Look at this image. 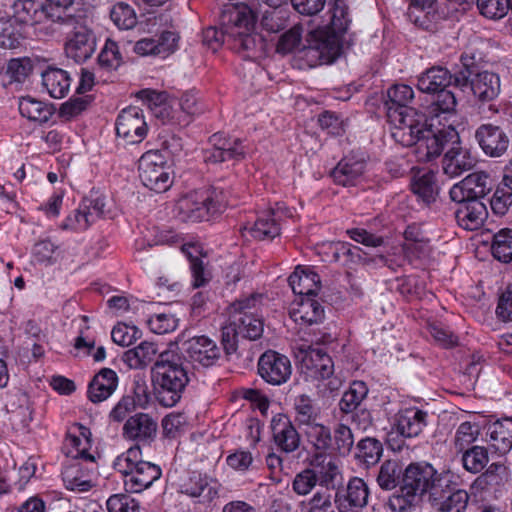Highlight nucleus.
I'll return each instance as SVG.
<instances>
[{
  "label": "nucleus",
  "mask_w": 512,
  "mask_h": 512,
  "mask_svg": "<svg viewBox=\"0 0 512 512\" xmlns=\"http://www.w3.org/2000/svg\"><path fill=\"white\" fill-rule=\"evenodd\" d=\"M442 148L437 156L427 160L426 162L432 161L433 159L440 156L446 146L451 145L447 150L443 158V171L445 174L455 177L461 173L470 170L474 166V158L471 156L467 149L461 147L459 142V136L456 132V138L453 140L441 141Z\"/></svg>",
  "instance_id": "a211bd4d"
},
{
  "label": "nucleus",
  "mask_w": 512,
  "mask_h": 512,
  "mask_svg": "<svg viewBox=\"0 0 512 512\" xmlns=\"http://www.w3.org/2000/svg\"><path fill=\"white\" fill-rule=\"evenodd\" d=\"M274 442L284 452L290 453L299 447L300 437L289 417L276 414L271 420Z\"/></svg>",
  "instance_id": "5701e85b"
},
{
  "label": "nucleus",
  "mask_w": 512,
  "mask_h": 512,
  "mask_svg": "<svg viewBox=\"0 0 512 512\" xmlns=\"http://www.w3.org/2000/svg\"><path fill=\"white\" fill-rule=\"evenodd\" d=\"M209 142L211 148L204 151V161L218 164L225 161H239L245 157V149L239 138L227 137L222 133L213 134Z\"/></svg>",
  "instance_id": "f8f14e48"
},
{
  "label": "nucleus",
  "mask_w": 512,
  "mask_h": 512,
  "mask_svg": "<svg viewBox=\"0 0 512 512\" xmlns=\"http://www.w3.org/2000/svg\"><path fill=\"white\" fill-rule=\"evenodd\" d=\"M295 357L302 373L312 379L319 378L320 339L309 341L308 339L302 338V342L296 348Z\"/></svg>",
  "instance_id": "b1692460"
},
{
  "label": "nucleus",
  "mask_w": 512,
  "mask_h": 512,
  "mask_svg": "<svg viewBox=\"0 0 512 512\" xmlns=\"http://www.w3.org/2000/svg\"><path fill=\"white\" fill-rule=\"evenodd\" d=\"M118 386V376L110 368H102L92 379L88 387V398L93 403L108 399Z\"/></svg>",
  "instance_id": "cd10ccee"
},
{
  "label": "nucleus",
  "mask_w": 512,
  "mask_h": 512,
  "mask_svg": "<svg viewBox=\"0 0 512 512\" xmlns=\"http://www.w3.org/2000/svg\"><path fill=\"white\" fill-rule=\"evenodd\" d=\"M475 138L483 152L490 157L502 156L509 146V138L504 130L492 124L481 125L475 132Z\"/></svg>",
  "instance_id": "4be33fe9"
},
{
  "label": "nucleus",
  "mask_w": 512,
  "mask_h": 512,
  "mask_svg": "<svg viewBox=\"0 0 512 512\" xmlns=\"http://www.w3.org/2000/svg\"><path fill=\"white\" fill-rule=\"evenodd\" d=\"M139 178L142 184L155 192H165L172 185L170 167L159 151H148L139 160Z\"/></svg>",
  "instance_id": "1a4fd4ad"
},
{
  "label": "nucleus",
  "mask_w": 512,
  "mask_h": 512,
  "mask_svg": "<svg viewBox=\"0 0 512 512\" xmlns=\"http://www.w3.org/2000/svg\"><path fill=\"white\" fill-rule=\"evenodd\" d=\"M509 473L507 467L502 463H492L477 477L475 484L481 488L500 486L508 481Z\"/></svg>",
  "instance_id": "de8ad7c7"
},
{
  "label": "nucleus",
  "mask_w": 512,
  "mask_h": 512,
  "mask_svg": "<svg viewBox=\"0 0 512 512\" xmlns=\"http://www.w3.org/2000/svg\"><path fill=\"white\" fill-rule=\"evenodd\" d=\"M302 39V29L300 26L295 25L286 32H284L278 40L276 51L279 54H289L297 48Z\"/></svg>",
  "instance_id": "e2e57ef3"
},
{
  "label": "nucleus",
  "mask_w": 512,
  "mask_h": 512,
  "mask_svg": "<svg viewBox=\"0 0 512 512\" xmlns=\"http://www.w3.org/2000/svg\"><path fill=\"white\" fill-rule=\"evenodd\" d=\"M369 489L362 478L353 477L349 480L345 492L338 494L333 501L339 512H358L367 505Z\"/></svg>",
  "instance_id": "412c9836"
},
{
  "label": "nucleus",
  "mask_w": 512,
  "mask_h": 512,
  "mask_svg": "<svg viewBox=\"0 0 512 512\" xmlns=\"http://www.w3.org/2000/svg\"><path fill=\"white\" fill-rule=\"evenodd\" d=\"M117 136L125 144H138L147 134V123L138 107H128L121 111L116 121Z\"/></svg>",
  "instance_id": "ddd939ff"
},
{
  "label": "nucleus",
  "mask_w": 512,
  "mask_h": 512,
  "mask_svg": "<svg viewBox=\"0 0 512 512\" xmlns=\"http://www.w3.org/2000/svg\"><path fill=\"white\" fill-rule=\"evenodd\" d=\"M251 235L259 240L273 239L280 234L279 224L274 211H266L260 215L250 228Z\"/></svg>",
  "instance_id": "79ce46f5"
},
{
  "label": "nucleus",
  "mask_w": 512,
  "mask_h": 512,
  "mask_svg": "<svg viewBox=\"0 0 512 512\" xmlns=\"http://www.w3.org/2000/svg\"><path fill=\"white\" fill-rule=\"evenodd\" d=\"M261 302L262 295L253 294L230 305V320L243 338L256 340L261 337L264 330L262 316L259 314Z\"/></svg>",
  "instance_id": "6e6552de"
},
{
  "label": "nucleus",
  "mask_w": 512,
  "mask_h": 512,
  "mask_svg": "<svg viewBox=\"0 0 512 512\" xmlns=\"http://www.w3.org/2000/svg\"><path fill=\"white\" fill-rule=\"evenodd\" d=\"M89 434L88 429L82 427L80 436L69 435L66 439V447L69 448L67 454L73 458L94 462V456L88 453L90 448Z\"/></svg>",
  "instance_id": "49530a36"
},
{
  "label": "nucleus",
  "mask_w": 512,
  "mask_h": 512,
  "mask_svg": "<svg viewBox=\"0 0 512 512\" xmlns=\"http://www.w3.org/2000/svg\"><path fill=\"white\" fill-rule=\"evenodd\" d=\"M92 224V220L88 218V214L83 209V205L80 204L76 210L66 217L60 227L63 230L80 232L87 230Z\"/></svg>",
  "instance_id": "69168bd1"
},
{
  "label": "nucleus",
  "mask_w": 512,
  "mask_h": 512,
  "mask_svg": "<svg viewBox=\"0 0 512 512\" xmlns=\"http://www.w3.org/2000/svg\"><path fill=\"white\" fill-rule=\"evenodd\" d=\"M152 381L158 402L165 407L175 406L190 381L189 372L176 344L170 343L151 368Z\"/></svg>",
  "instance_id": "f03ea898"
},
{
  "label": "nucleus",
  "mask_w": 512,
  "mask_h": 512,
  "mask_svg": "<svg viewBox=\"0 0 512 512\" xmlns=\"http://www.w3.org/2000/svg\"><path fill=\"white\" fill-rule=\"evenodd\" d=\"M53 32L66 34L65 53L77 63L91 58L96 50V36L80 17L62 10L52 27Z\"/></svg>",
  "instance_id": "39448f33"
},
{
  "label": "nucleus",
  "mask_w": 512,
  "mask_h": 512,
  "mask_svg": "<svg viewBox=\"0 0 512 512\" xmlns=\"http://www.w3.org/2000/svg\"><path fill=\"white\" fill-rule=\"evenodd\" d=\"M344 480L339 458H331L327 463L322 460V509L330 507L343 491Z\"/></svg>",
  "instance_id": "aec40b11"
},
{
  "label": "nucleus",
  "mask_w": 512,
  "mask_h": 512,
  "mask_svg": "<svg viewBox=\"0 0 512 512\" xmlns=\"http://www.w3.org/2000/svg\"><path fill=\"white\" fill-rule=\"evenodd\" d=\"M491 253L502 263L512 262V229L502 228L494 234Z\"/></svg>",
  "instance_id": "c03bdc74"
},
{
  "label": "nucleus",
  "mask_w": 512,
  "mask_h": 512,
  "mask_svg": "<svg viewBox=\"0 0 512 512\" xmlns=\"http://www.w3.org/2000/svg\"><path fill=\"white\" fill-rule=\"evenodd\" d=\"M253 20L249 13L234 11L229 15L227 44L245 58L257 57L264 48L263 39L253 33Z\"/></svg>",
  "instance_id": "0eeeda50"
},
{
  "label": "nucleus",
  "mask_w": 512,
  "mask_h": 512,
  "mask_svg": "<svg viewBox=\"0 0 512 512\" xmlns=\"http://www.w3.org/2000/svg\"><path fill=\"white\" fill-rule=\"evenodd\" d=\"M458 203L460 205L455 211V217L459 226L469 231L479 229L488 216L486 205L477 199Z\"/></svg>",
  "instance_id": "a878e982"
},
{
  "label": "nucleus",
  "mask_w": 512,
  "mask_h": 512,
  "mask_svg": "<svg viewBox=\"0 0 512 512\" xmlns=\"http://www.w3.org/2000/svg\"><path fill=\"white\" fill-rule=\"evenodd\" d=\"M258 373L267 383L281 385L291 377V362L287 356L276 351H266L259 358Z\"/></svg>",
  "instance_id": "4468645a"
},
{
  "label": "nucleus",
  "mask_w": 512,
  "mask_h": 512,
  "mask_svg": "<svg viewBox=\"0 0 512 512\" xmlns=\"http://www.w3.org/2000/svg\"><path fill=\"white\" fill-rule=\"evenodd\" d=\"M140 336L141 332L137 327L126 324L116 325L111 332L113 342L123 347L132 345Z\"/></svg>",
  "instance_id": "774afa93"
},
{
  "label": "nucleus",
  "mask_w": 512,
  "mask_h": 512,
  "mask_svg": "<svg viewBox=\"0 0 512 512\" xmlns=\"http://www.w3.org/2000/svg\"><path fill=\"white\" fill-rule=\"evenodd\" d=\"M368 394V388L363 381H354L349 389L343 394L339 403L343 412L355 410Z\"/></svg>",
  "instance_id": "3c124183"
},
{
  "label": "nucleus",
  "mask_w": 512,
  "mask_h": 512,
  "mask_svg": "<svg viewBox=\"0 0 512 512\" xmlns=\"http://www.w3.org/2000/svg\"><path fill=\"white\" fill-rule=\"evenodd\" d=\"M183 346L190 362L204 368L215 365L221 356V350L216 342L204 335L188 339Z\"/></svg>",
  "instance_id": "6ab92c4d"
},
{
  "label": "nucleus",
  "mask_w": 512,
  "mask_h": 512,
  "mask_svg": "<svg viewBox=\"0 0 512 512\" xmlns=\"http://www.w3.org/2000/svg\"><path fill=\"white\" fill-rule=\"evenodd\" d=\"M33 257L40 264L52 265L58 261L60 251L50 240H42L34 245Z\"/></svg>",
  "instance_id": "bf43d9fd"
},
{
  "label": "nucleus",
  "mask_w": 512,
  "mask_h": 512,
  "mask_svg": "<svg viewBox=\"0 0 512 512\" xmlns=\"http://www.w3.org/2000/svg\"><path fill=\"white\" fill-rule=\"evenodd\" d=\"M156 432V421L146 413L131 416L123 426V435L130 440L147 441L152 439Z\"/></svg>",
  "instance_id": "c756f323"
},
{
  "label": "nucleus",
  "mask_w": 512,
  "mask_h": 512,
  "mask_svg": "<svg viewBox=\"0 0 512 512\" xmlns=\"http://www.w3.org/2000/svg\"><path fill=\"white\" fill-rule=\"evenodd\" d=\"M296 420L304 431L309 441L318 449L320 442V407L316 400L307 395H300L295 399Z\"/></svg>",
  "instance_id": "dca6fc26"
},
{
  "label": "nucleus",
  "mask_w": 512,
  "mask_h": 512,
  "mask_svg": "<svg viewBox=\"0 0 512 512\" xmlns=\"http://www.w3.org/2000/svg\"><path fill=\"white\" fill-rule=\"evenodd\" d=\"M461 454L463 468L472 474L482 472L489 463L488 449L484 446H472Z\"/></svg>",
  "instance_id": "37998d69"
},
{
  "label": "nucleus",
  "mask_w": 512,
  "mask_h": 512,
  "mask_svg": "<svg viewBox=\"0 0 512 512\" xmlns=\"http://www.w3.org/2000/svg\"><path fill=\"white\" fill-rule=\"evenodd\" d=\"M162 351L157 343L145 340L125 351L122 360L130 369H145L160 359Z\"/></svg>",
  "instance_id": "393cba45"
},
{
  "label": "nucleus",
  "mask_w": 512,
  "mask_h": 512,
  "mask_svg": "<svg viewBox=\"0 0 512 512\" xmlns=\"http://www.w3.org/2000/svg\"><path fill=\"white\" fill-rule=\"evenodd\" d=\"M418 499L419 496L415 492L401 486L400 491L390 497L389 507L394 512H409Z\"/></svg>",
  "instance_id": "0e129e2a"
},
{
  "label": "nucleus",
  "mask_w": 512,
  "mask_h": 512,
  "mask_svg": "<svg viewBox=\"0 0 512 512\" xmlns=\"http://www.w3.org/2000/svg\"><path fill=\"white\" fill-rule=\"evenodd\" d=\"M438 480L439 476L432 465L426 462H417L411 463L406 467L401 483L405 489L421 496L434 487Z\"/></svg>",
  "instance_id": "f3484780"
},
{
  "label": "nucleus",
  "mask_w": 512,
  "mask_h": 512,
  "mask_svg": "<svg viewBox=\"0 0 512 512\" xmlns=\"http://www.w3.org/2000/svg\"><path fill=\"white\" fill-rule=\"evenodd\" d=\"M486 441L500 454L508 453L512 448V418H504L487 427Z\"/></svg>",
  "instance_id": "473e14b6"
},
{
  "label": "nucleus",
  "mask_w": 512,
  "mask_h": 512,
  "mask_svg": "<svg viewBox=\"0 0 512 512\" xmlns=\"http://www.w3.org/2000/svg\"><path fill=\"white\" fill-rule=\"evenodd\" d=\"M411 189L424 203L434 202L438 194L435 173L426 171L416 174L412 179Z\"/></svg>",
  "instance_id": "ea45409f"
},
{
  "label": "nucleus",
  "mask_w": 512,
  "mask_h": 512,
  "mask_svg": "<svg viewBox=\"0 0 512 512\" xmlns=\"http://www.w3.org/2000/svg\"><path fill=\"white\" fill-rule=\"evenodd\" d=\"M401 473L402 469L398 461L387 460L380 467L377 482L382 489L392 490L398 485Z\"/></svg>",
  "instance_id": "603ef678"
},
{
  "label": "nucleus",
  "mask_w": 512,
  "mask_h": 512,
  "mask_svg": "<svg viewBox=\"0 0 512 512\" xmlns=\"http://www.w3.org/2000/svg\"><path fill=\"white\" fill-rule=\"evenodd\" d=\"M479 13L487 19L499 20L509 11L508 0H477Z\"/></svg>",
  "instance_id": "13d9d810"
},
{
  "label": "nucleus",
  "mask_w": 512,
  "mask_h": 512,
  "mask_svg": "<svg viewBox=\"0 0 512 512\" xmlns=\"http://www.w3.org/2000/svg\"><path fill=\"white\" fill-rule=\"evenodd\" d=\"M65 487L75 492H87L94 486L92 475L79 464L66 467L62 472Z\"/></svg>",
  "instance_id": "58836bf2"
},
{
  "label": "nucleus",
  "mask_w": 512,
  "mask_h": 512,
  "mask_svg": "<svg viewBox=\"0 0 512 512\" xmlns=\"http://www.w3.org/2000/svg\"><path fill=\"white\" fill-rule=\"evenodd\" d=\"M414 99L412 87L395 84L387 91L385 108L388 121L393 125L392 137L403 146H414L418 161H427L437 156L442 142L456 138V130L451 126L434 130L427 124L426 116L409 104Z\"/></svg>",
  "instance_id": "f257e3e1"
},
{
  "label": "nucleus",
  "mask_w": 512,
  "mask_h": 512,
  "mask_svg": "<svg viewBox=\"0 0 512 512\" xmlns=\"http://www.w3.org/2000/svg\"><path fill=\"white\" fill-rule=\"evenodd\" d=\"M226 207L224 196L216 189H198L182 195L175 206L176 216L183 222L209 220Z\"/></svg>",
  "instance_id": "423d86ee"
},
{
  "label": "nucleus",
  "mask_w": 512,
  "mask_h": 512,
  "mask_svg": "<svg viewBox=\"0 0 512 512\" xmlns=\"http://www.w3.org/2000/svg\"><path fill=\"white\" fill-rule=\"evenodd\" d=\"M469 498L466 490L457 489L443 496L435 506L438 512H465Z\"/></svg>",
  "instance_id": "8fccbe9b"
},
{
  "label": "nucleus",
  "mask_w": 512,
  "mask_h": 512,
  "mask_svg": "<svg viewBox=\"0 0 512 512\" xmlns=\"http://www.w3.org/2000/svg\"><path fill=\"white\" fill-rule=\"evenodd\" d=\"M357 457L367 465L377 463L382 455L383 447L375 438L362 439L357 445Z\"/></svg>",
  "instance_id": "4d7b16f0"
},
{
  "label": "nucleus",
  "mask_w": 512,
  "mask_h": 512,
  "mask_svg": "<svg viewBox=\"0 0 512 512\" xmlns=\"http://www.w3.org/2000/svg\"><path fill=\"white\" fill-rule=\"evenodd\" d=\"M365 166L363 159L347 156L331 171V177L340 185H354L356 180L364 173Z\"/></svg>",
  "instance_id": "f704fd0d"
},
{
  "label": "nucleus",
  "mask_w": 512,
  "mask_h": 512,
  "mask_svg": "<svg viewBox=\"0 0 512 512\" xmlns=\"http://www.w3.org/2000/svg\"><path fill=\"white\" fill-rule=\"evenodd\" d=\"M427 425V413L418 408L411 407L400 411L396 415V431L406 438L418 436Z\"/></svg>",
  "instance_id": "c85d7f7f"
},
{
  "label": "nucleus",
  "mask_w": 512,
  "mask_h": 512,
  "mask_svg": "<svg viewBox=\"0 0 512 512\" xmlns=\"http://www.w3.org/2000/svg\"><path fill=\"white\" fill-rule=\"evenodd\" d=\"M456 106L457 100L453 92L447 89L436 92L435 99L428 107L429 116L438 118L442 114H454Z\"/></svg>",
  "instance_id": "09e8293b"
},
{
  "label": "nucleus",
  "mask_w": 512,
  "mask_h": 512,
  "mask_svg": "<svg viewBox=\"0 0 512 512\" xmlns=\"http://www.w3.org/2000/svg\"><path fill=\"white\" fill-rule=\"evenodd\" d=\"M452 83V74L448 69L436 66L422 73L417 82V87L425 93H436L445 90Z\"/></svg>",
  "instance_id": "e433bc0d"
},
{
  "label": "nucleus",
  "mask_w": 512,
  "mask_h": 512,
  "mask_svg": "<svg viewBox=\"0 0 512 512\" xmlns=\"http://www.w3.org/2000/svg\"><path fill=\"white\" fill-rule=\"evenodd\" d=\"M111 20L120 29H132L137 23L134 9L123 2L116 3L110 12Z\"/></svg>",
  "instance_id": "6e6d98bb"
},
{
  "label": "nucleus",
  "mask_w": 512,
  "mask_h": 512,
  "mask_svg": "<svg viewBox=\"0 0 512 512\" xmlns=\"http://www.w3.org/2000/svg\"><path fill=\"white\" fill-rule=\"evenodd\" d=\"M32 72V63L29 58H16L11 59L7 63L5 77L8 78V83L21 84L25 82L30 73Z\"/></svg>",
  "instance_id": "5fc2aeb1"
},
{
  "label": "nucleus",
  "mask_w": 512,
  "mask_h": 512,
  "mask_svg": "<svg viewBox=\"0 0 512 512\" xmlns=\"http://www.w3.org/2000/svg\"><path fill=\"white\" fill-rule=\"evenodd\" d=\"M342 384L343 378L340 373L335 372L332 357L322 351V386L330 393H334Z\"/></svg>",
  "instance_id": "864d4df0"
},
{
  "label": "nucleus",
  "mask_w": 512,
  "mask_h": 512,
  "mask_svg": "<svg viewBox=\"0 0 512 512\" xmlns=\"http://www.w3.org/2000/svg\"><path fill=\"white\" fill-rule=\"evenodd\" d=\"M334 430L335 442H332L331 432H326V429L322 426V450H327L330 455L344 456L350 452L354 443L351 429L344 424H337Z\"/></svg>",
  "instance_id": "72a5a7b5"
},
{
  "label": "nucleus",
  "mask_w": 512,
  "mask_h": 512,
  "mask_svg": "<svg viewBox=\"0 0 512 512\" xmlns=\"http://www.w3.org/2000/svg\"><path fill=\"white\" fill-rule=\"evenodd\" d=\"M137 97L164 124H180L186 120L178 110V99L170 97L166 92L144 89L137 93Z\"/></svg>",
  "instance_id": "9d476101"
},
{
  "label": "nucleus",
  "mask_w": 512,
  "mask_h": 512,
  "mask_svg": "<svg viewBox=\"0 0 512 512\" xmlns=\"http://www.w3.org/2000/svg\"><path fill=\"white\" fill-rule=\"evenodd\" d=\"M480 435L479 425L475 422H462L456 429L453 446L458 453L470 448Z\"/></svg>",
  "instance_id": "a18cd8bd"
},
{
  "label": "nucleus",
  "mask_w": 512,
  "mask_h": 512,
  "mask_svg": "<svg viewBox=\"0 0 512 512\" xmlns=\"http://www.w3.org/2000/svg\"><path fill=\"white\" fill-rule=\"evenodd\" d=\"M12 17L26 25L50 23L53 27L62 10L45 6L35 0H15L11 6Z\"/></svg>",
  "instance_id": "9b49d317"
},
{
  "label": "nucleus",
  "mask_w": 512,
  "mask_h": 512,
  "mask_svg": "<svg viewBox=\"0 0 512 512\" xmlns=\"http://www.w3.org/2000/svg\"><path fill=\"white\" fill-rule=\"evenodd\" d=\"M325 5L327 23L322 27V64H332L343 53L344 35L351 20L345 0H322V10Z\"/></svg>",
  "instance_id": "20e7f679"
},
{
  "label": "nucleus",
  "mask_w": 512,
  "mask_h": 512,
  "mask_svg": "<svg viewBox=\"0 0 512 512\" xmlns=\"http://www.w3.org/2000/svg\"><path fill=\"white\" fill-rule=\"evenodd\" d=\"M98 63L102 68L107 70L117 69L122 63V55L116 42L107 40L102 48Z\"/></svg>",
  "instance_id": "052dcab7"
},
{
  "label": "nucleus",
  "mask_w": 512,
  "mask_h": 512,
  "mask_svg": "<svg viewBox=\"0 0 512 512\" xmlns=\"http://www.w3.org/2000/svg\"><path fill=\"white\" fill-rule=\"evenodd\" d=\"M113 468L123 476L124 487L130 493L145 491L162 475L159 465L143 460L138 445L118 455L113 462Z\"/></svg>",
  "instance_id": "7ed1b4c3"
},
{
  "label": "nucleus",
  "mask_w": 512,
  "mask_h": 512,
  "mask_svg": "<svg viewBox=\"0 0 512 512\" xmlns=\"http://www.w3.org/2000/svg\"><path fill=\"white\" fill-rule=\"evenodd\" d=\"M19 111L23 117L39 123L47 122L54 114V109L51 105L30 96L20 99Z\"/></svg>",
  "instance_id": "4c0bfd02"
},
{
  "label": "nucleus",
  "mask_w": 512,
  "mask_h": 512,
  "mask_svg": "<svg viewBox=\"0 0 512 512\" xmlns=\"http://www.w3.org/2000/svg\"><path fill=\"white\" fill-rule=\"evenodd\" d=\"M42 84L51 97L62 99L70 91L71 78L67 71L49 67L42 73Z\"/></svg>",
  "instance_id": "c9c22d12"
},
{
  "label": "nucleus",
  "mask_w": 512,
  "mask_h": 512,
  "mask_svg": "<svg viewBox=\"0 0 512 512\" xmlns=\"http://www.w3.org/2000/svg\"><path fill=\"white\" fill-rule=\"evenodd\" d=\"M320 297L317 296H300L291 306L290 315L295 322L307 326L318 325L320 319Z\"/></svg>",
  "instance_id": "2f4dec72"
},
{
  "label": "nucleus",
  "mask_w": 512,
  "mask_h": 512,
  "mask_svg": "<svg viewBox=\"0 0 512 512\" xmlns=\"http://www.w3.org/2000/svg\"><path fill=\"white\" fill-rule=\"evenodd\" d=\"M470 88L480 102H490L500 93V78L496 73L481 71L471 78Z\"/></svg>",
  "instance_id": "7c9ffc66"
},
{
  "label": "nucleus",
  "mask_w": 512,
  "mask_h": 512,
  "mask_svg": "<svg viewBox=\"0 0 512 512\" xmlns=\"http://www.w3.org/2000/svg\"><path fill=\"white\" fill-rule=\"evenodd\" d=\"M108 512H140L139 503L127 494H114L106 502Z\"/></svg>",
  "instance_id": "338daca9"
},
{
  "label": "nucleus",
  "mask_w": 512,
  "mask_h": 512,
  "mask_svg": "<svg viewBox=\"0 0 512 512\" xmlns=\"http://www.w3.org/2000/svg\"><path fill=\"white\" fill-rule=\"evenodd\" d=\"M307 45L301 51V68H314L320 63V28L315 27L306 36Z\"/></svg>",
  "instance_id": "a19ab883"
},
{
  "label": "nucleus",
  "mask_w": 512,
  "mask_h": 512,
  "mask_svg": "<svg viewBox=\"0 0 512 512\" xmlns=\"http://www.w3.org/2000/svg\"><path fill=\"white\" fill-rule=\"evenodd\" d=\"M289 285L295 295L317 296L320 291V276L315 267L298 266L288 278Z\"/></svg>",
  "instance_id": "bb28decb"
},
{
  "label": "nucleus",
  "mask_w": 512,
  "mask_h": 512,
  "mask_svg": "<svg viewBox=\"0 0 512 512\" xmlns=\"http://www.w3.org/2000/svg\"><path fill=\"white\" fill-rule=\"evenodd\" d=\"M491 187L492 183L489 174L485 171H476L453 185L449 194L454 202L480 200L490 192Z\"/></svg>",
  "instance_id": "2eb2a0df"
},
{
  "label": "nucleus",
  "mask_w": 512,
  "mask_h": 512,
  "mask_svg": "<svg viewBox=\"0 0 512 512\" xmlns=\"http://www.w3.org/2000/svg\"><path fill=\"white\" fill-rule=\"evenodd\" d=\"M81 205H83V209L93 223L104 216L105 197L99 192L91 191L89 195L83 198Z\"/></svg>",
  "instance_id": "680f3d73"
}]
</instances>
